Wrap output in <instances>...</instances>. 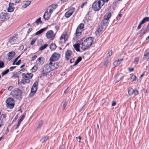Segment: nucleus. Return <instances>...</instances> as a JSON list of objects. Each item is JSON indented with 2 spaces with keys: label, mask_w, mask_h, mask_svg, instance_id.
<instances>
[{
  "label": "nucleus",
  "mask_w": 149,
  "mask_h": 149,
  "mask_svg": "<svg viewBox=\"0 0 149 149\" xmlns=\"http://www.w3.org/2000/svg\"><path fill=\"white\" fill-rule=\"evenodd\" d=\"M50 14L47 11H46L43 16V18L45 20H47L49 19Z\"/></svg>",
  "instance_id": "16"
},
{
  "label": "nucleus",
  "mask_w": 149,
  "mask_h": 149,
  "mask_svg": "<svg viewBox=\"0 0 149 149\" xmlns=\"http://www.w3.org/2000/svg\"><path fill=\"white\" fill-rule=\"evenodd\" d=\"M37 67L36 65H35L31 69L32 72H35L37 69Z\"/></svg>",
  "instance_id": "41"
},
{
  "label": "nucleus",
  "mask_w": 149,
  "mask_h": 149,
  "mask_svg": "<svg viewBox=\"0 0 149 149\" xmlns=\"http://www.w3.org/2000/svg\"><path fill=\"white\" fill-rule=\"evenodd\" d=\"M10 16V14L7 12H4L0 13V20H7L8 19Z\"/></svg>",
  "instance_id": "7"
},
{
  "label": "nucleus",
  "mask_w": 149,
  "mask_h": 149,
  "mask_svg": "<svg viewBox=\"0 0 149 149\" xmlns=\"http://www.w3.org/2000/svg\"><path fill=\"white\" fill-rule=\"evenodd\" d=\"M15 55V53L14 52H9L8 54V59L9 61Z\"/></svg>",
  "instance_id": "18"
},
{
  "label": "nucleus",
  "mask_w": 149,
  "mask_h": 149,
  "mask_svg": "<svg viewBox=\"0 0 149 149\" xmlns=\"http://www.w3.org/2000/svg\"><path fill=\"white\" fill-rule=\"evenodd\" d=\"M55 29L56 30V31L57 32L59 26H56L55 27Z\"/></svg>",
  "instance_id": "63"
},
{
  "label": "nucleus",
  "mask_w": 149,
  "mask_h": 149,
  "mask_svg": "<svg viewBox=\"0 0 149 149\" xmlns=\"http://www.w3.org/2000/svg\"><path fill=\"white\" fill-rule=\"evenodd\" d=\"M108 20L106 18H104V19L102 21V24L103 25L106 26L108 22Z\"/></svg>",
  "instance_id": "33"
},
{
  "label": "nucleus",
  "mask_w": 149,
  "mask_h": 149,
  "mask_svg": "<svg viewBox=\"0 0 149 149\" xmlns=\"http://www.w3.org/2000/svg\"><path fill=\"white\" fill-rule=\"evenodd\" d=\"M41 18L39 17L36 20L35 23L37 25L42 24V22L41 21Z\"/></svg>",
  "instance_id": "23"
},
{
  "label": "nucleus",
  "mask_w": 149,
  "mask_h": 149,
  "mask_svg": "<svg viewBox=\"0 0 149 149\" xmlns=\"http://www.w3.org/2000/svg\"><path fill=\"white\" fill-rule=\"evenodd\" d=\"M14 3H10L9 4V7L8 8V12H12L14 10V7H13Z\"/></svg>",
  "instance_id": "17"
},
{
  "label": "nucleus",
  "mask_w": 149,
  "mask_h": 149,
  "mask_svg": "<svg viewBox=\"0 0 149 149\" xmlns=\"http://www.w3.org/2000/svg\"><path fill=\"white\" fill-rule=\"evenodd\" d=\"M60 54L58 53H54L52 55L49 59L50 61H57L60 57Z\"/></svg>",
  "instance_id": "8"
},
{
  "label": "nucleus",
  "mask_w": 149,
  "mask_h": 149,
  "mask_svg": "<svg viewBox=\"0 0 149 149\" xmlns=\"http://www.w3.org/2000/svg\"><path fill=\"white\" fill-rule=\"evenodd\" d=\"M6 106L7 108L12 109L14 106V100L11 97L9 98L6 100Z\"/></svg>",
  "instance_id": "5"
},
{
  "label": "nucleus",
  "mask_w": 149,
  "mask_h": 149,
  "mask_svg": "<svg viewBox=\"0 0 149 149\" xmlns=\"http://www.w3.org/2000/svg\"><path fill=\"white\" fill-rule=\"evenodd\" d=\"M21 62V60H19L17 62H16L15 64L16 65H19Z\"/></svg>",
  "instance_id": "56"
},
{
  "label": "nucleus",
  "mask_w": 149,
  "mask_h": 149,
  "mask_svg": "<svg viewBox=\"0 0 149 149\" xmlns=\"http://www.w3.org/2000/svg\"><path fill=\"white\" fill-rule=\"evenodd\" d=\"M43 124L42 122V121H40L39 123V125L38 126L37 129L40 128L41 127Z\"/></svg>",
  "instance_id": "44"
},
{
  "label": "nucleus",
  "mask_w": 149,
  "mask_h": 149,
  "mask_svg": "<svg viewBox=\"0 0 149 149\" xmlns=\"http://www.w3.org/2000/svg\"><path fill=\"white\" fill-rule=\"evenodd\" d=\"M25 116L24 115H23L22 116L21 118H20L19 120L22 122Z\"/></svg>",
  "instance_id": "53"
},
{
  "label": "nucleus",
  "mask_w": 149,
  "mask_h": 149,
  "mask_svg": "<svg viewBox=\"0 0 149 149\" xmlns=\"http://www.w3.org/2000/svg\"><path fill=\"white\" fill-rule=\"evenodd\" d=\"M64 39L65 41L67 40L68 38V36L67 35L64 34Z\"/></svg>",
  "instance_id": "50"
},
{
  "label": "nucleus",
  "mask_w": 149,
  "mask_h": 149,
  "mask_svg": "<svg viewBox=\"0 0 149 149\" xmlns=\"http://www.w3.org/2000/svg\"><path fill=\"white\" fill-rule=\"evenodd\" d=\"M36 39H33L32 41L31 42V43H30V44L31 45H33V44L35 42H36Z\"/></svg>",
  "instance_id": "51"
},
{
  "label": "nucleus",
  "mask_w": 149,
  "mask_h": 149,
  "mask_svg": "<svg viewBox=\"0 0 149 149\" xmlns=\"http://www.w3.org/2000/svg\"><path fill=\"white\" fill-rule=\"evenodd\" d=\"M13 88V86H10L8 88V90L9 91H10Z\"/></svg>",
  "instance_id": "64"
},
{
  "label": "nucleus",
  "mask_w": 149,
  "mask_h": 149,
  "mask_svg": "<svg viewBox=\"0 0 149 149\" xmlns=\"http://www.w3.org/2000/svg\"><path fill=\"white\" fill-rule=\"evenodd\" d=\"M103 29L102 28V26H100L99 27L97 31L95 32V33L96 34H98L99 33H100L101 31H103Z\"/></svg>",
  "instance_id": "28"
},
{
  "label": "nucleus",
  "mask_w": 149,
  "mask_h": 149,
  "mask_svg": "<svg viewBox=\"0 0 149 149\" xmlns=\"http://www.w3.org/2000/svg\"><path fill=\"white\" fill-rule=\"evenodd\" d=\"M74 8H72L65 14V16L67 18H68L72 15L74 11Z\"/></svg>",
  "instance_id": "13"
},
{
  "label": "nucleus",
  "mask_w": 149,
  "mask_h": 149,
  "mask_svg": "<svg viewBox=\"0 0 149 149\" xmlns=\"http://www.w3.org/2000/svg\"><path fill=\"white\" fill-rule=\"evenodd\" d=\"M50 66L52 70L56 69L59 66V64L58 63H52V61L49 63Z\"/></svg>",
  "instance_id": "10"
},
{
  "label": "nucleus",
  "mask_w": 149,
  "mask_h": 149,
  "mask_svg": "<svg viewBox=\"0 0 149 149\" xmlns=\"http://www.w3.org/2000/svg\"><path fill=\"white\" fill-rule=\"evenodd\" d=\"M112 52L111 50H109L107 53V58H109L110 57L112 54Z\"/></svg>",
  "instance_id": "36"
},
{
  "label": "nucleus",
  "mask_w": 149,
  "mask_h": 149,
  "mask_svg": "<svg viewBox=\"0 0 149 149\" xmlns=\"http://www.w3.org/2000/svg\"><path fill=\"white\" fill-rule=\"evenodd\" d=\"M139 60V58L138 57L136 58L134 60V63L136 64L138 63V61Z\"/></svg>",
  "instance_id": "43"
},
{
  "label": "nucleus",
  "mask_w": 149,
  "mask_h": 149,
  "mask_svg": "<svg viewBox=\"0 0 149 149\" xmlns=\"http://www.w3.org/2000/svg\"><path fill=\"white\" fill-rule=\"evenodd\" d=\"M108 63V61L107 60L105 61L104 64V66H106L107 65Z\"/></svg>",
  "instance_id": "57"
},
{
  "label": "nucleus",
  "mask_w": 149,
  "mask_h": 149,
  "mask_svg": "<svg viewBox=\"0 0 149 149\" xmlns=\"http://www.w3.org/2000/svg\"><path fill=\"white\" fill-rule=\"evenodd\" d=\"M44 58L43 57L39 58L36 61V63L39 65H41L44 63Z\"/></svg>",
  "instance_id": "14"
},
{
  "label": "nucleus",
  "mask_w": 149,
  "mask_h": 149,
  "mask_svg": "<svg viewBox=\"0 0 149 149\" xmlns=\"http://www.w3.org/2000/svg\"><path fill=\"white\" fill-rule=\"evenodd\" d=\"M37 88L32 87L31 89V93H33V94H34L37 90Z\"/></svg>",
  "instance_id": "38"
},
{
  "label": "nucleus",
  "mask_w": 149,
  "mask_h": 149,
  "mask_svg": "<svg viewBox=\"0 0 149 149\" xmlns=\"http://www.w3.org/2000/svg\"><path fill=\"white\" fill-rule=\"evenodd\" d=\"M69 89L68 88H67L66 90H65L64 91V93H65V94H66L69 91Z\"/></svg>",
  "instance_id": "59"
},
{
  "label": "nucleus",
  "mask_w": 149,
  "mask_h": 149,
  "mask_svg": "<svg viewBox=\"0 0 149 149\" xmlns=\"http://www.w3.org/2000/svg\"><path fill=\"white\" fill-rule=\"evenodd\" d=\"M64 34H62L60 38V40H62V39H64Z\"/></svg>",
  "instance_id": "62"
},
{
  "label": "nucleus",
  "mask_w": 149,
  "mask_h": 149,
  "mask_svg": "<svg viewBox=\"0 0 149 149\" xmlns=\"http://www.w3.org/2000/svg\"><path fill=\"white\" fill-rule=\"evenodd\" d=\"M37 57V56L36 55H34L32 57V59L31 60L32 61H34Z\"/></svg>",
  "instance_id": "55"
},
{
  "label": "nucleus",
  "mask_w": 149,
  "mask_h": 149,
  "mask_svg": "<svg viewBox=\"0 0 149 149\" xmlns=\"http://www.w3.org/2000/svg\"><path fill=\"white\" fill-rule=\"evenodd\" d=\"M18 41V39L17 36L11 37L9 39V42L12 44L17 42Z\"/></svg>",
  "instance_id": "12"
},
{
  "label": "nucleus",
  "mask_w": 149,
  "mask_h": 149,
  "mask_svg": "<svg viewBox=\"0 0 149 149\" xmlns=\"http://www.w3.org/2000/svg\"><path fill=\"white\" fill-rule=\"evenodd\" d=\"M144 56L146 57V59L147 60L149 59H148V58H149V52H148L147 50H146L145 52Z\"/></svg>",
  "instance_id": "32"
},
{
  "label": "nucleus",
  "mask_w": 149,
  "mask_h": 149,
  "mask_svg": "<svg viewBox=\"0 0 149 149\" xmlns=\"http://www.w3.org/2000/svg\"><path fill=\"white\" fill-rule=\"evenodd\" d=\"M134 92V89L131 88L128 90V93L130 95H132Z\"/></svg>",
  "instance_id": "39"
},
{
  "label": "nucleus",
  "mask_w": 149,
  "mask_h": 149,
  "mask_svg": "<svg viewBox=\"0 0 149 149\" xmlns=\"http://www.w3.org/2000/svg\"><path fill=\"white\" fill-rule=\"evenodd\" d=\"M80 45L79 43H77L73 45L74 47L75 50L77 52L80 51L79 49Z\"/></svg>",
  "instance_id": "22"
},
{
  "label": "nucleus",
  "mask_w": 149,
  "mask_h": 149,
  "mask_svg": "<svg viewBox=\"0 0 149 149\" xmlns=\"http://www.w3.org/2000/svg\"><path fill=\"white\" fill-rule=\"evenodd\" d=\"M116 104V102L115 101H113L111 104L112 106H115Z\"/></svg>",
  "instance_id": "61"
},
{
  "label": "nucleus",
  "mask_w": 149,
  "mask_h": 149,
  "mask_svg": "<svg viewBox=\"0 0 149 149\" xmlns=\"http://www.w3.org/2000/svg\"><path fill=\"white\" fill-rule=\"evenodd\" d=\"M63 106L62 107V109L63 110L65 109V108L67 105V103L68 102V101L65 100L63 101Z\"/></svg>",
  "instance_id": "37"
},
{
  "label": "nucleus",
  "mask_w": 149,
  "mask_h": 149,
  "mask_svg": "<svg viewBox=\"0 0 149 149\" xmlns=\"http://www.w3.org/2000/svg\"><path fill=\"white\" fill-rule=\"evenodd\" d=\"M54 10L52 8V7H49L47 9V10L48 12L49 13H50V15H51V13L53 12Z\"/></svg>",
  "instance_id": "35"
},
{
  "label": "nucleus",
  "mask_w": 149,
  "mask_h": 149,
  "mask_svg": "<svg viewBox=\"0 0 149 149\" xmlns=\"http://www.w3.org/2000/svg\"><path fill=\"white\" fill-rule=\"evenodd\" d=\"M122 61V59H120V60L118 59L114 62L113 63V64L116 67Z\"/></svg>",
  "instance_id": "24"
},
{
  "label": "nucleus",
  "mask_w": 149,
  "mask_h": 149,
  "mask_svg": "<svg viewBox=\"0 0 149 149\" xmlns=\"http://www.w3.org/2000/svg\"><path fill=\"white\" fill-rule=\"evenodd\" d=\"M111 16V14L110 12L107 13L104 16V18H106L107 19L109 20V19Z\"/></svg>",
  "instance_id": "26"
},
{
  "label": "nucleus",
  "mask_w": 149,
  "mask_h": 149,
  "mask_svg": "<svg viewBox=\"0 0 149 149\" xmlns=\"http://www.w3.org/2000/svg\"><path fill=\"white\" fill-rule=\"evenodd\" d=\"M57 6V5H52V6H50L49 7H52V8L53 9V10H54L56 8Z\"/></svg>",
  "instance_id": "48"
},
{
  "label": "nucleus",
  "mask_w": 149,
  "mask_h": 149,
  "mask_svg": "<svg viewBox=\"0 0 149 149\" xmlns=\"http://www.w3.org/2000/svg\"><path fill=\"white\" fill-rule=\"evenodd\" d=\"M94 38L92 37H90L86 39L81 44V48L83 50H85L90 47L91 45Z\"/></svg>",
  "instance_id": "1"
},
{
  "label": "nucleus",
  "mask_w": 149,
  "mask_h": 149,
  "mask_svg": "<svg viewBox=\"0 0 149 149\" xmlns=\"http://www.w3.org/2000/svg\"><path fill=\"white\" fill-rule=\"evenodd\" d=\"M21 91L20 89L15 88L11 91V94L13 97L19 99L21 98Z\"/></svg>",
  "instance_id": "4"
},
{
  "label": "nucleus",
  "mask_w": 149,
  "mask_h": 149,
  "mask_svg": "<svg viewBox=\"0 0 149 149\" xmlns=\"http://www.w3.org/2000/svg\"><path fill=\"white\" fill-rule=\"evenodd\" d=\"M48 46L47 44H45L43 46H42L39 48V50L42 51L45 49Z\"/></svg>",
  "instance_id": "34"
},
{
  "label": "nucleus",
  "mask_w": 149,
  "mask_h": 149,
  "mask_svg": "<svg viewBox=\"0 0 149 149\" xmlns=\"http://www.w3.org/2000/svg\"><path fill=\"white\" fill-rule=\"evenodd\" d=\"M55 35V34H54L53 31L52 30L48 31L46 34L47 38L50 40H52L54 39Z\"/></svg>",
  "instance_id": "9"
},
{
  "label": "nucleus",
  "mask_w": 149,
  "mask_h": 149,
  "mask_svg": "<svg viewBox=\"0 0 149 149\" xmlns=\"http://www.w3.org/2000/svg\"><path fill=\"white\" fill-rule=\"evenodd\" d=\"M48 139L49 137L47 136H45L40 139V141L42 143H43L46 141Z\"/></svg>",
  "instance_id": "30"
},
{
  "label": "nucleus",
  "mask_w": 149,
  "mask_h": 149,
  "mask_svg": "<svg viewBox=\"0 0 149 149\" xmlns=\"http://www.w3.org/2000/svg\"><path fill=\"white\" fill-rule=\"evenodd\" d=\"M114 81L116 83L119 81L121 79L123 78V76L122 74H118L115 77Z\"/></svg>",
  "instance_id": "15"
},
{
  "label": "nucleus",
  "mask_w": 149,
  "mask_h": 149,
  "mask_svg": "<svg viewBox=\"0 0 149 149\" xmlns=\"http://www.w3.org/2000/svg\"><path fill=\"white\" fill-rule=\"evenodd\" d=\"M104 0H99L97 1L94 2L92 6V8L95 11H98L104 5Z\"/></svg>",
  "instance_id": "2"
},
{
  "label": "nucleus",
  "mask_w": 149,
  "mask_h": 149,
  "mask_svg": "<svg viewBox=\"0 0 149 149\" xmlns=\"http://www.w3.org/2000/svg\"><path fill=\"white\" fill-rule=\"evenodd\" d=\"M9 71V70L8 69H7L6 70L3 71L2 73V76H3L7 74L8 72Z\"/></svg>",
  "instance_id": "42"
},
{
  "label": "nucleus",
  "mask_w": 149,
  "mask_h": 149,
  "mask_svg": "<svg viewBox=\"0 0 149 149\" xmlns=\"http://www.w3.org/2000/svg\"><path fill=\"white\" fill-rule=\"evenodd\" d=\"M84 24L82 23L80 24L77 27V28L80 29L82 30L84 28Z\"/></svg>",
  "instance_id": "40"
},
{
  "label": "nucleus",
  "mask_w": 149,
  "mask_h": 149,
  "mask_svg": "<svg viewBox=\"0 0 149 149\" xmlns=\"http://www.w3.org/2000/svg\"><path fill=\"white\" fill-rule=\"evenodd\" d=\"M133 93H134L135 95H137L138 94V91L136 90H134Z\"/></svg>",
  "instance_id": "52"
},
{
  "label": "nucleus",
  "mask_w": 149,
  "mask_h": 149,
  "mask_svg": "<svg viewBox=\"0 0 149 149\" xmlns=\"http://www.w3.org/2000/svg\"><path fill=\"white\" fill-rule=\"evenodd\" d=\"M82 31V30L80 29H79V28H77L75 32L76 36H80L81 34Z\"/></svg>",
  "instance_id": "19"
},
{
  "label": "nucleus",
  "mask_w": 149,
  "mask_h": 149,
  "mask_svg": "<svg viewBox=\"0 0 149 149\" xmlns=\"http://www.w3.org/2000/svg\"><path fill=\"white\" fill-rule=\"evenodd\" d=\"M87 3V1L83 3L81 5V8H83L84 6L86 5Z\"/></svg>",
  "instance_id": "49"
},
{
  "label": "nucleus",
  "mask_w": 149,
  "mask_h": 149,
  "mask_svg": "<svg viewBox=\"0 0 149 149\" xmlns=\"http://www.w3.org/2000/svg\"><path fill=\"white\" fill-rule=\"evenodd\" d=\"M149 20V17H145L144 18L143 20L141 22V24H143L146 22H148Z\"/></svg>",
  "instance_id": "29"
},
{
  "label": "nucleus",
  "mask_w": 149,
  "mask_h": 149,
  "mask_svg": "<svg viewBox=\"0 0 149 149\" xmlns=\"http://www.w3.org/2000/svg\"><path fill=\"white\" fill-rule=\"evenodd\" d=\"M16 68L15 66L14 67H11L9 68V70L10 71H11L14 69H15Z\"/></svg>",
  "instance_id": "58"
},
{
  "label": "nucleus",
  "mask_w": 149,
  "mask_h": 149,
  "mask_svg": "<svg viewBox=\"0 0 149 149\" xmlns=\"http://www.w3.org/2000/svg\"><path fill=\"white\" fill-rule=\"evenodd\" d=\"M82 59V58L81 57H79L77 60L75 61L74 64L73 65V66L76 65H77L79 62H80Z\"/></svg>",
  "instance_id": "31"
},
{
  "label": "nucleus",
  "mask_w": 149,
  "mask_h": 149,
  "mask_svg": "<svg viewBox=\"0 0 149 149\" xmlns=\"http://www.w3.org/2000/svg\"><path fill=\"white\" fill-rule=\"evenodd\" d=\"M130 78L132 81H135L137 82L138 80V79L136 78V77L134 75H131Z\"/></svg>",
  "instance_id": "21"
},
{
  "label": "nucleus",
  "mask_w": 149,
  "mask_h": 149,
  "mask_svg": "<svg viewBox=\"0 0 149 149\" xmlns=\"http://www.w3.org/2000/svg\"><path fill=\"white\" fill-rule=\"evenodd\" d=\"M56 46L55 44L52 43L49 46V47L52 50H54L56 48Z\"/></svg>",
  "instance_id": "27"
},
{
  "label": "nucleus",
  "mask_w": 149,
  "mask_h": 149,
  "mask_svg": "<svg viewBox=\"0 0 149 149\" xmlns=\"http://www.w3.org/2000/svg\"><path fill=\"white\" fill-rule=\"evenodd\" d=\"M38 83L37 81L35 82L33 84L32 87L38 88Z\"/></svg>",
  "instance_id": "45"
},
{
  "label": "nucleus",
  "mask_w": 149,
  "mask_h": 149,
  "mask_svg": "<svg viewBox=\"0 0 149 149\" xmlns=\"http://www.w3.org/2000/svg\"><path fill=\"white\" fill-rule=\"evenodd\" d=\"M4 63L3 62H1L0 61V68H2L3 67Z\"/></svg>",
  "instance_id": "47"
},
{
  "label": "nucleus",
  "mask_w": 149,
  "mask_h": 149,
  "mask_svg": "<svg viewBox=\"0 0 149 149\" xmlns=\"http://www.w3.org/2000/svg\"><path fill=\"white\" fill-rule=\"evenodd\" d=\"M51 69L49 64L45 65L42 69V73L43 75H46L48 73L51 71Z\"/></svg>",
  "instance_id": "6"
},
{
  "label": "nucleus",
  "mask_w": 149,
  "mask_h": 149,
  "mask_svg": "<svg viewBox=\"0 0 149 149\" xmlns=\"http://www.w3.org/2000/svg\"><path fill=\"white\" fill-rule=\"evenodd\" d=\"M20 55L18 56L17 58H16L15 59V60L14 61L13 63V65H14L15 64V63H16V62L18 60V58L20 57Z\"/></svg>",
  "instance_id": "46"
},
{
  "label": "nucleus",
  "mask_w": 149,
  "mask_h": 149,
  "mask_svg": "<svg viewBox=\"0 0 149 149\" xmlns=\"http://www.w3.org/2000/svg\"><path fill=\"white\" fill-rule=\"evenodd\" d=\"M31 1H27L25 2L24 4L22 5V7L23 8H26L31 3Z\"/></svg>",
  "instance_id": "25"
},
{
  "label": "nucleus",
  "mask_w": 149,
  "mask_h": 149,
  "mask_svg": "<svg viewBox=\"0 0 149 149\" xmlns=\"http://www.w3.org/2000/svg\"><path fill=\"white\" fill-rule=\"evenodd\" d=\"M142 24H141V23L140 22L139 24V25L137 27V29H139L141 27V25H142Z\"/></svg>",
  "instance_id": "54"
},
{
  "label": "nucleus",
  "mask_w": 149,
  "mask_h": 149,
  "mask_svg": "<svg viewBox=\"0 0 149 149\" xmlns=\"http://www.w3.org/2000/svg\"><path fill=\"white\" fill-rule=\"evenodd\" d=\"M47 29V28H44L42 29H41L39 31H38L37 32H36L35 33L36 35H37L39 34H40L42 33L44 31H45Z\"/></svg>",
  "instance_id": "20"
},
{
  "label": "nucleus",
  "mask_w": 149,
  "mask_h": 149,
  "mask_svg": "<svg viewBox=\"0 0 149 149\" xmlns=\"http://www.w3.org/2000/svg\"><path fill=\"white\" fill-rule=\"evenodd\" d=\"M22 79L21 81V83L23 84L29 83L30 82V79H31L33 76V74L31 73H27L26 74L23 73L22 74Z\"/></svg>",
  "instance_id": "3"
},
{
  "label": "nucleus",
  "mask_w": 149,
  "mask_h": 149,
  "mask_svg": "<svg viewBox=\"0 0 149 149\" xmlns=\"http://www.w3.org/2000/svg\"><path fill=\"white\" fill-rule=\"evenodd\" d=\"M22 121H20L19 120L18 123H17V127L16 128H17L20 125V123H21Z\"/></svg>",
  "instance_id": "60"
},
{
  "label": "nucleus",
  "mask_w": 149,
  "mask_h": 149,
  "mask_svg": "<svg viewBox=\"0 0 149 149\" xmlns=\"http://www.w3.org/2000/svg\"><path fill=\"white\" fill-rule=\"evenodd\" d=\"M72 55V52L70 50H67L65 53V58L67 60H68Z\"/></svg>",
  "instance_id": "11"
}]
</instances>
